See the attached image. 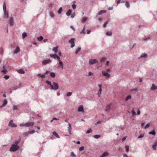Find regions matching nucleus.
I'll use <instances>...</instances> for the list:
<instances>
[{"label":"nucleus","instance_id":"nucleus-1","mask_svg":"<svg viewBox=\"0 0 157 157\" xmlns=\"http://www.w3.org/2000/svg\"><path fill=\"white\" fill-rule=\"evenodd\" d=\"M3 7L4 13V16L3 17L6 19L8 18L9 17V14L8 12H6V5L5 2H4V4L3 5Z\"/></svg>","mask_w":157,"mask_h":157},{"label":"nucleus","instance_id":"nucleus-2","mask_svg":"<svg viewBox=\"0 0 157 157\" xmlns=\"http://www.w3.org/2000/svg\"><path fill=\"white\" fill-rule=\"evenodd\" d=\"M19 148V146L18 145H15L14 144H12L11 147L10 148V151L11 152H15Z\"/></svg>","mask_w":157,"mask_h":157},{"label":"nucleus","instance_id":"nucleus-3","mask_svg":"<svg viewBox=\"0 0 157 157\" xmlns=\"http://www.w3.org/2000/svg\"><path fill=\"white\" fill-rule=\"evenodd\" d=\"M53 84L54 85V87L52 85L51 88V90H56L58 89L59 88V86L57 83L54 82H53Z\"/></svg>","mask_w":157,"mask_h":157},{"label":"nucleus","instance_id":"nucleus-4","mask_svg":"<svg viewBox=\"0 0 157 157\" xmlns=\"http://www.w3.org/2000/svg\"><path fill=\"white\" fill-rule=\"evenodd\" d=\"M75 39L74 38H71L68 41L69 43L71 44V48H73L75 46Z\"/></svg>","mask_w":157,"mask_h":157},{"label":"nucleus","instance_id":"nucleus-5","mask_svg":"<svg viewBox=\"0 0 157 157\" xmlns=\"http://www.w3.org/2000/svg\"><path fill=\"white\" fill-rule=\"evenodd\" d=\"M13 120H10L8 126L12 127H17V125H16L15 123H13Z\"/></svg>","mask_w":157,"mask_h":157},{"label":"nucleus","instance_id":"nucleus-6","mask_svg":"<svg viewBox=\"0 0 157 157\" xmlns=\"http://www.w3.org/2000/svg\"><path fill=\"white\" fill-rule=\"evenodd\" d=\"M98 61L96 59H90L89 60V63L90 64H93L98 63Z\"/></svg>","mask_w":157,"mask_h":157},{"label":"nucleus","instance_id":"nucleus-7","mask_svg":"<svg viewBox=\"0 0 157 157\" xmlns=\"http://www.w3.org/2000/svg\"><path fill=\"white\" fill-rule=\"evenodd\" d=\"M51 62L52 61L50 59L44 60L42 61V64L43 65H45Z\"/></svg>","mask_w":157,"mask_h":157},{"label":"nucleus","instance_id":"nucleus-8","mask_svg":"<svg viewBox=\"0 0 157 157\" xmlns=\"http://www.w3.org/2000/svg\"><path fill=\"white\" fill-rule=\"evenodd\" d=\"M34 124V122H27L25 124V126L26 127H29L33 126Z\"/></svg>","mask_w":157,"mask_h":157},{"label":"nucleus","instance_id":"nucleus-9","mask_svg":"<svg viewBox=\"0 0 157 157\" xmlns=\"http://www.w3.org/2000/svg\"><path fill=\"white\" fill-rule=\"evenodd\" d=\"M102 73L103 75L107 78H109L110 76L109 74L104 71L102 72Z\"/></svg>","mask_w":157,"mask_h":157},{"label":"nucleus","instance_id":"nucleus-10","mask_svg":"<svg viewBox=\"0 0 157 157\" xmlns=\"http://www.w3.org/2000/svg\"><path fill=\"white\" fill-rule=\"evenodd\" d=\"M21 138L19 137V138L17 140H15L12 144H14L15 145H17L21 141Z\"/></svg>","mask_w":157,"mask_h":157},{"label":"nucleus","instance_id":"nucleus-11","mask_svg":"<svg viewBox=\"0 0 157 157\" xmlns=\"http://www.w3.org/2000/svg\"><path fill=\"white\" fill-rule=\"evenodd\" d=\"M147 56V53H143L141 56H140V57L139 58V59L141 58H145Z\"/></svg>","mask_w":157,"mask_h":157},{"label":"nucleus","instance_id":"nucleus-12","mask_svg":"<svg viewBox=\"0 0 157 157\" xmlns=\"http://www.w3.org/2000/svg\"><path fill=\"white\" fill-rule=\"evenodd\" d=\"M78 110L79 112H82V113H84L83 106L80 105L78 109Z\"/></svg>","mask_w":157,"mask_h":157},{"label":"nucleus","instance_id":"nucleus-13","mask_svg":"<svg viewBox=\"0 0 157 157\" xmlns=\"http://www.w3.org/2000/svg\"><path fill=\"white\" fill-rule=\"evenodd\" d=\"M109 155V153L107 152H104L100 156V157H105Z\"/></svg>","mask_w":157,"mask_h":157},{"label":"nucleus","instance_id":"nucleus-14","mask_svg":"<svg viewBox=\"0 0 157 157\" xmlns=\"http://www.w3.org/2000/svg\"><path fill=\"white\" fill-rule=\"evenodd\" d=\"M9 23L10 24V26H12L13 25V20L12 17H11L10 18L9 21Z\"/></svg>","mask_w":157,"mask_h":157},{"label":"nucleus","instance_id":"nucleus-15","mask_svg":"<svg viewBox=\"0 0 157 157\" xmlns=\"http://www.w3.org/2000/svg\"><path fill=\"white\" fill-rule=\"evenodd\" d=\"M68 130L69 133L70 134H71V125L69 122H68Z\"/></svg>","mask_w":157,"mask_h":157},{"label":"nucleus","instance_id":"nucleus-16","mask_svg":"<svg viewBox=\"0 0 157 157\" xmlns=\"http://www.w3.org/2000/svg\"><path fill=\"white\" fill-rule=\"evenodd\" d=\"M58 56H57L56 53H55L53 54H50V56L51 57L53 58L54 59L56 58Z\"/></svg>","mask_w":157,"mask_h":157},{"label":"nucleus","instance_id":"nucleus-17","mask_svg":"<svg viewBox=\"0 0 157 157\" xmlns=\"http://www.w3.org/2000/svg\"><path fill=\"white\" fill-rule=\"evenodd\" d=\"M111 105V104H110L107 105L106 107V109H105V111H109L110 109Z\"/></svg>","mask_w":157,"mask_h":157},{"label":"nucleus","instance_id":"nucleus-18","mask_svg":"<svg viewBox=\"0 0 157 157\" xmlns=\"http://www.w3.org/2000/svg\"><path fill=\"white\" fill-rule=\"evenodd\" d=\"M20 51V49L18 46H17L16 48V50H15L14 51V53H17L18 52H19Z\"/></svg>","mask_w":157,"mask_h":157},{"label":"nucleus","instance_id":"nucleus-19","mask_svg":"<svg viewBox=\"0 0 157 157\" xmlns=\"http://www.w3.org/2000/svg\"><path fill=\"white\" fill-rule=\"evenodd\" d=\"M71 10H68L67 11V12L66 13V15L67 16H69L70 15H71Z\"/></svg>","mask_w":157,"mask_h":157},{"label":"nucleus","instance_id":"nucleus-20","mask_svg":"<svg viewBox=\"0 0 157 157\" xmlns=\"http://www.w3.org/2000/svg\"><path fill=\"white\" fill-rule=\"evenodd\" d=\"M81 50V48L80 47H78L75 51V54H78V53Z\"/></svg>","mask_w":157,"mask_h":157},{"label":"nucleus","instance_id":"nucleus-21","mask_svg":"<svg viewBox=\"0 0 157 157\" xmlns=\"http://www.w3.org/2000/svg\"><path fill=\"white\" fill-rule=\"evenodd\" d=\"M106 35L107 36H111L112 35V32L111 31H108L106 33Z\"/></svg>","mask_w":157,"mask_h":157},{"label":"nucleus","instance_id":"nucleus-22","mask_svg":"<svg viewBox=\"0 0 157 157\" xmlns=\"http://www.w3.org/2000/svg\"><path fill=\"white\" fill-rule=\"evenodd\" d=\"M157 88V87L154 84L152 85V86L151 88V90H155Z\"/></svg>","mask_w":157,"mask_h":157},{"label":"nucleus","instance_id":"nucleus-23","mask_svg":"<svg viewBox=\"0 0 157 157\" xmlns=\"http://www.w3.org/2000/svg\"><path fill=\"white\" fill-rule=\"evenodd\" d=\"M18 72L20 74H24L25 72L22 69H20L18 71Z\"/></svg>","mask_w":157,"mask_h":157},{"label":"nucleus","instance_id":"nucleus-24","mask_svg":"<svg viewBox=\"0 0 157 157\" xmlns=\"http://www.w3.org/2000/svg\"><path fill=\"white\" fill-rule=\"evenodd\" d=\"M59 64L61 68L63 69V64L62 61H60V62H59Z\"/></svg>","mask_w":157,"mask_h":157},{"label":"nucleus","instance_id":"nucleus-25","mask_svg":"<svg viewBox=\"0 0 157 157\" xmlns=\"http://www.w3.org/2000/svg\"><path fill=\"white\" fill-rule=\"evenodd\" d=\"M53 134L55 135V136H56V137L59 138H60V137L58 135L57 133L55 131H54L53 132Z\"/></svg>","mask_w":157,"mask_h":157},{"label":"nucleus","instance_id":"nucleus-26","mask_svg":"<svg viewBox=\"0 0 157 157\" xmlns=\"http://www.w3.org/2000/svg\"><path fill=\"white\" fill-rule=\"evenodd\" d=\"M85 26L86 25H84V27L83 28V29L82 30V31L80 32V34H85Z\"/></svg>","mask_w":157,"mask_h":157},{"label":"nucleus","instance_id":"nucleus-27","mask_svg":"<svg viewBox=\"0 0 157 157\" xmlns=\"http://www.w3.org/2000/svg\"><path fill=\"white\" fill-rule=\"evenodd\" d=\"M106 11L105 10H101L99 12V15L101 14H102L105 13L106 12Z\"/></svg>","mask_w":157,"mask_h":157},{"label":"nucleus","instance_id":"nucleus-28","mask_svg":"<svg viewBox=\"0 0 157 157\" xmlns=\"http://www.w3.org/2000/svg\"><path fill=\"white\" fill-rule=\"evenodd\" d=\"M50 75L51 77L54 78L55 77L56 75L55 73L53 72H51L50 73Z\"/></svg>","mask_w":157,"mask_h":157},{"label":"nucleus","instance_id":"nucleus-29","mask_svg":"<svg viewBox=\"0 0 157 157\" xmlns=\"http://www.w3.org/2000/svg\"><path fill=\"white\" fill-rule=\"evenodd\" d=\"M101 84L99 85V95L101 94Z\"/></svg>","mask_w":157,"mask_h":157},{"label":"nucleus","instance_id":"nucleus-30","mask_svg":"<svg viewBox=\"0 0 157 157\" xmlns=\"http://www.w3.org/2000/svg\"><path fill=\"white\" fill-rule=\"evenodd\" d=\"M150 39H151L150 38V37H147L145 38H144L143 40L144 41H147L148 40H150Z\"/></svg>","mask_w":157,"mask_h":157},{"label":"nucleus","instance_id":"nucleus-31","mask_svg":"<svg viewBox=\"0 0 157 157\" xmlns=\"http://www.w3.org/2000/svg\"><path fill=\"white\" fill-rule=\"evenodd\" d=\"M149 134L155 136L156 134V133L154 130H153L151 132H150Z\"/></svg>","mask_w":157,"mask_h":157},{"label":"nucleus","instance_id":"nucleus-32","mask_svg":"<svg viewBox=\"0 0 157 157\" xmlns=\"http://www.w3.org/2000/svg\"><path fill=\"white\" fill-rule=\"evenodd\" d=\"M45 82L47 83V84L49 85L51 87L52 85L51 84V82L50 81L48 80H46L45 81Z\"/></svg>","mask_w":157,"mask_h":157},{"label":"nucleus","instance_id":"nucleus-33","mask_svg":"<svg viewBox=\"0 0 157 157\" xmlns=\"http://www.w3.org/2000/svg\"><path fill=\"white\" fill-rule=\"evenodd\" d=\"M4 50L3 48H0V54L1 55H3V53Z\"/></svg>","mask_w":157,"mask_h":157},{"label":"nucleus","instance_id":"nucleus-34","mask_svg":"<svg viewBox=\"0 0 157 157\" xmlns=\"http://www.w3.org/2000/svg\"><path fill=\"white\" fill-rule=\"evenodd\" d=\"M7 103L8 102L7 99H5L4 100L3 104L4 105H6L7 104Z\"/></svg>","mask_w":157,"mask_h":157},{"label":"nucleus","instance_id":"nucleus-35","mask_svg":"<svg viewBox=\"0 0 157 157\" xmlns=\"http://www.w3.org/2000/svg\"><path fill=\"white\" fill-rule=\"evenodd\" d=\"M27 36V34L25 32H24L22 33V38L23 39H24L25 37Z\"/></svg>","mask_w":157,"mask_h":157},{"label":"nucleus","instance_id":"nucleus-36","mask_svg":"<svg viewBox=\"0 0 157 157\" xmlns=\"http://www.w3.org/2000/svg\"><path fill=\"white\" fill-rule=\"evenodd\" d=\"M125 5L126 6V7L128 8H129L130 7L129 4V2H126Z\"/></svg>","mask_w":157,"mask_h":157},{"label":"nucleus","instance_id":"nucleus-37","mask_svg":"<svg viewBox=\"0 0 157 157\" xmlns=\"http://www.w3.org/2000/svg\"><path fill=\"white\" fill-rule=\"evenodd\" d=\"M29 134H30L29 131L27 132L23 133V135L25 136H27Z\"/></svg>","mask_w":157,"mask_h":157},{"label":"nucleus","instance_id":"nucleus-38","mask_svg":"<svg viewBox=\"0 0 157 157\" xmlns=\"http://www.w3.org/2000/svg\"><path fill=\"white\" fill-rule=\"evenodd\" d=\"M62 7H60L59 9V10L58 11V14H60L61 13V12L62 11Z\"/></svg>","mask_w":157,"mask_h":157},{"label":"nucleus","instance_id":"nucleus-39","mask_svg":"<svg viewBox=\"0 0 157 157\" xmlns=\"http://www.w3.org/2000/svg\"><path fill=\"white\" fill-rule=\"evenodd\" d=\"M57 50H58V47L57 46V47H54L53 48V51L54 52H56L57 51Z\"/></svg>","mask_w":157,"mask_h":157},{"label":"nucleus","instance_id":"nucleus-40","mask_svg":"<svg viewBox=\"0 0 157 157\" xmlns=\"http://www.w3.org/2000/svg\"><path fill=\"white\" fill-rule=\"evenodd\" d=\"M131 95H128L126 98L125 99V101H127L128 100L131 99Z\"/></svg>","mask_w":157,"mask_h":157},{"label":"nucleus","instance_id":"nucleus-41","mask_svg":"<svg viewBox=\"0 0 157 157\" xmlns=\"http://www.w3.org/2000/svg\"><path fill=\"white\" fill-rule=\"evenodd\" d=\"M20 87H18L17 86H15L13 88L12 90H17L18 89H20Z\"/></svg>","mask_w":157,"mask_h":157},{"label":"nucleus","instance_id":"nucleus-42","mask_svg":"<svg viewBox=\"0 0 157 157\" xmlns=\"http://www.w3.org/2000/svg\"><path fill=\"white\" fill-rule=\"evenodd\" d=\"M144 134H141L138 137V139L142 138L144 137Z\"/></svg>","mask_w":157,"mask_h":157},{"label":"nucleus","instance_id":"nucleus-43","mask_svg":"<svg viewBox=\"0 0 157 157\" xmlns=\"http://www.w3.org/2000/svg\"><path fill=\"white\" fill-rule=\"evenodd\" d=\"M43 39V37L41 36H40L39 37L37 38V40L39 41H41Z\"/></svg>","mask_w":157,"mask_h":157},{"label":"nucleus","instance_id":"nucleus-44","mask_svg":"<svg viewBox=\"0 0 157 157\" xmlns=\"http://www.w3.org/2000/svg\"><path fill=\"white\" fill-rule=\"evenodd\" d=\"M106 59V58L105 57H102V58H101L100 59V61L101 62H103Z\"/></svg>","mask_w":157,"mask_h":157},{"label":"nucleus","instance_id":"nucleus-45","mask_svg":"<svg viewBox=\"0 0 157 157\" xmlns=\"http://www.w3.org/2000/svg\"><path fill=\"white\" fill-rule=\"evenodd\" d=\"M87 20V18L86 17H84L82 20V21L83 22H85Z\"/></svg>","mask_w":157,"mask_h":157},{"label":"nucleus","instance_id":"nucleus-46","mask_svg":"<svg viewBox=\"0 0 157 157\" xmlns=\"http://www.w3.org/2000/svg\"><path fill=\"white\" fill-rule=\"evenodd\" d=\"M49 15L50 17L52 18H53L54 17V14L52 12L50 13Z\"/></svg>","mask_w":157,"mask_h":157},{"label":"nucleus","instance_id":"nucleus-47","mask_svg":"<svg viewBox=\"0 0 157 157\" xmlns=\"http://www.w3.org/2000/svg\"><path fill=\"white\" fill-rule=\"evenodd\" d=\"M108 23H109V22L108 21H106L105 22L103 25V27H104V28L106 27V26L108 24Z\"/></svg>","mask_w":157,"mask_h":157},{"label":"nucleus","instance_id":"nucleus-48","mask_svg":"<svg viewBox=\"0 0 157 157\" xmlns=\"http://www.w3.org/2000/svg\"><path fill=\"white\" fill-rule=\"evenodd\" d=\"M131 112L132 113V115L133 116L137 115V114L133 110L131 111Z\"/></svg>","mask_w":157,"mask_h":157},{"label":"nucleus","instance_id":"nucleus-49","mask_svg":"<svg viewBox=\"0 0 157 157\" xmlns=\"http://www.w3.org/2000/svg\"><path fill=\"white\" fill-rule=\"evenodd\" d=\"M2 72H3V73H4V74H6L7 72L8 71L6 69H3L2 70Z\"/></svg>","mask_w":157,"mask_h":157},{"label":"nucleus","instance_id":"nucleus-50","mask_svg":"<svg viewBox=\"0 0 157 157\" xmlns=\"http://www.w3.org/2000/svg\"><path fill=\"white\" fill-rule=\"evenodd\" d=\"M84 147L83 146H81L79 148V151H82L84 150Z\"/></svg>","mask_w":157,"mask_h":157},{"label":"nucleus","instance_id":"nucleus-51","mask_svg":"<svg viewBox=\"0 0 157 157\" xmlns=\"http://www.w3.org/2000/svg\"><path fill=\"white\" fill-rule=\"evenodd\" d=\"M10 78V76H9L8 75H5L4 77V78H5V79L7 80L8 79H9Z\"/></svg>","mask_w":157,"mask_h":157},{"label":"nucleus","instance_id":"nucleus-52","mask_svg":"<svg viewBox=\"0 0 157 157\" xmlns=\"http://www.w3.org/2000/svg\"><path fill=\"white\" fill-rule=\"evenodd\" d=\"M92 132V130L91 128H90L88 130H87L86 132V134L89 133L90 132Z\"/></svg>","mask_w":157,"mask_h":157},{"label":"nucleus","instance_id":"nucleus-53","mask_svg":"<svg viewBox=\"0 0 157 157\" xmlns=\"http://www.w3.org/2000/svg\"><path fill=\"white\" fill-rule=\"evenodd\" d=\"M72 94L71 92H69L67 93V96H70Z\"/></svg>","mask_w":157,"mask_h":157},{"label":"nucleus","instance_id":"nucleus-54","mask_svg":"<svg viewBox=\"0 0 157 157\" xmlns=\"http://www.w3.org/2000/svg\"><path fill=\"white\" fill-rule=\"evenodd\" d=\"M36 132V131L34 130H33L31 131H29L30 134H33L35 132Z\"/></svg>","mask_w":157,"mask_h":157},{"label":"nucleus","instance_id":"nucleus-55","mask_svg":"<svg viewBox=\"0 0 157 157\" xmlns=\"http://www.w3.org/2000/svg\"><path fill=\"white\" fill-rule=\"evenodd\" d=\"M125 148L127 152H128L129 151V147L128 146H126Z\"/></svg>","mask_w":157,"mask_h":157},{"label":"nucleus","instance_id":"nucleus-56","mask_svg":"<svg viewBox=\"0 0 157 157\" xmlns=\"http://www.w3.org/2000/svg\"><path fill=\"white\" fill-rule=\"evenodd\" d=\"M71 156L73 157H75L76 155L73 152H72L71 153Z\"/></svg>","mask_w":157,"mask_h":157},{"label":"nucleus","instance_id":"nucleus-57","mask_svg":"<svg viewBox=\"0 0 157 157\" xmlns=\"http://www.w3.org/2000/svg\"><path fill=\"white\" fill-rule=\"evenodd\" d=\"M72 8L73 9H75L76 8V5L75 4H73L72 6Z\"/></svg>","mask_w":157,"mask_h":157},{"label":"nucleus","instance_id":"nucleus-58","mask_svg":"<svg viewBox=\"0 0 157 157\" xmlns=\"http://www.w3.org/2000/svg\"><path fill=\"white\" fill-rule=\"evenodd\" d=\"M156 146H155V145H153L152 146V148L154 150H156Z\"/></svg>","mask_w":157,"mask_h":157},{"label":"nucleus","instance_id":"nucleus-59","mask_svg":"<svg viewBox=\"0 0 157 157\" xmlns=\"http://www.w3.org/2000/svg\"><path fill=\"white\" fill-rule=\"evenodd\" d=\"M149 126H150V124H147L144 127V128L146 129L147 128H148V127H149Z\"/></svg>","mask_w":157,"mask_h":157},{"label":"nucleus","instance_id":"nucleus-60","mask_svg":"<svg viewBox=\"0 0 157 157\" xmlns=\"http://www.w3.org/2000/svg\"><path fill=\"white\" fill-rule=\"evenodd\" d=\"M94 138L98 139V135H94L93 136Z\"/></svg>","mask_w":157,"mask_h":157},{"label":"nucleus","instance_id":"nucleus-61","mask_svg":"<svg viewBox=\"0 0 157 157\" xmlns=\"http://www.w3.org/2000/svg\"><path fill=\"white\" fill-rule=\"evenodd\" d=\"M93 75V73L91 72H89L88 73V76H91Z\"/></svg>","mask_w":157,"mask_h":157},{"label":"nucleus","instance_id":"nucleus-62","mask_svg":"<svg viewBox=\"0 0 157 157\" xmlns=\"http://www.w3.org/2000/svg\"><path fill=\"white\" fill-rule=\"evenodd\" d=\"M13 109L14 110H16L17 109V107L16 105H14L13 106Z\"/></svg>","mask_w":157,"mask_h":157},{"label":"nucleus","instance_id":"nucleus-63","mask_svg":"<svg viewBox=\"0 0 157 157\" xmlns=\"http://www.w3.org/2000/svg\"><path fill=\"white\" fill-rule=\"evenodd\" d=\"M40 77L42 78H45V76L44 75H41Z\"/></svg>","mask_w":157,"mask_h":157},{"label":"nucleus","instance_id":"nucleus-64","mask_svg":"<svg viewBox=\"0 0 157 157\" xmlns=\"http://www.w3.org/2000/svg\"><path fill=\"white\" fill-rule=\"evenodd\" d=\"M70 28L72 29L74 31H75V28H74V27L72 26V25H71L70 26Z\"/></svg>","mask_w":157,"mask_h":157}]
</instances>
